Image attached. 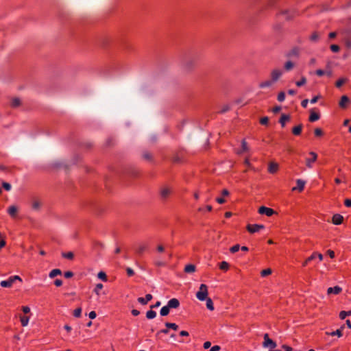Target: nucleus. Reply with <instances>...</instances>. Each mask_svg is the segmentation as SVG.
I'll return each instance as SVG.
<instances>
[{
	"label": "nucleus",
	"mask_w": 351,
	"mask_h": 351,
	"mask_svg": "<svg viewBox=\"0 0 351 351\" xmlns=\"http://www.w3.org/2000/svg\"><path fill=\"white\" fill-rule=\"evenodd\" d=\"M285 99V93L284 92H280L278 95V100L280 102H282Z\"/></svg>",
	"instance_id": "37998d69"
},
{
	"label": "nucleus",
	"mask_w": 351,
	"mask_h": 351,
	"mask_svg": "<svg viewBox=\"0 0 351 351\" xmlns=\"http://www.w3.org/2000/svg\"><path fill=\"white\" fill-rule=\"evenodd\" d=\"M208 287L205 284L200 285L199 290L196 293V298L200 301H204L208 298Z\"/></svg>",
	"instance_id": "f03ea898"
},
{
	"label": "nucleus",
	"mask_w": 351,
	"mask_h": 351,
	"mask_svg": "<svg viewBox=\"0 0 351 351\" xmlns=\"http://www.w3.org/2000/svg\"><path fill=\"white\" fill-rule=\"evenodd\" d=\"M145 249L146 247L145 245H141L136 248V251L138 254H141L145 250Z\"/></svg>",
	"instance_id": "a19ab883"
},
{
	"label": "nucleus",
	"mask_w": 351,
	"mask_h": 351,
	"mask_svg": "<svg viewBox=\"0 0 351 351\" xmlns=\"http://www.w3.org/2000/svg\"><path fill=\"white\" fill-rule=\"evenodd\" d=\"M8 213L12 218H14L16 217L18 213V208L14 205L10 206L8 208Z\"/></svg>",
	"instance_id": "f3484780"
},
{
	"label": "nucleus",
	"mask_w": 351,
	"mask_h": 351,
	"mask_svg": "<svg viewBox=\"0 0 351 351\" xmlns=\"http://www.w3.org/2000/svg\"><path fill=\"white\" fill-rule=\"evenodd\" d=\"M351 315V311H342L339 313V318L341 319H344L347 316H350Z\"/></svg>",
	"instance_id": "c756f323"
},
{
	"label": "nucleus",
	"mask_w": 351,
	"mask_h": 351,
	"mask_svg": "<svg viewBox=\"0 0 351 351\" xmlns=\"http://www.w3.org/2000/svg\"><path fill=\"white\" fill-rule=\"evenodd\" d=\"M268 121H269V119L267 117H264L261 118L260 123L262 125H266L268 123Z\"/></svg>",
	"instance_id": "3c124183"
},
{
	"label": "nucleus",
	"mask_w": 351,
	"mask_h": 351,
	"mask_svg": "<svg viewBox=\"0 0 351 351\" xmlns=\"http://www.w3.org/2000/svg\"><path fill=\"white\" fill-rule=\"evenodd\" d=\"M278 169H279V165L277 162H271L269 163V165H268L269 173H272V174L276 173L278 171Z\"/></svg>",
	"instance_id": "9b49d317"
},
{
	"label": "nucleus",
	"mask_w": 351,
	"mask_h": 351,
	"mask_svg": "<svg viewBox=\"0 0 351 351\" xmlns=\"http://www.w3.org/2000/svg\"><path fill=\"white\" fill-rule=\"evenodd\" d=\"M315 255V258H318L319 261H322L323 260V255L320 253L314 252Z\"/></svg>",
	"instance_id": "bf43d9fd"
},
{
	"label": "nucleus",
	"mask_w": 351,
	"mask_h": 351,
	"mask_svg": "<svg viewBox=\"0 0 351 351\" xmlns=\"http://www.w3.org/2000/svg\"><path fill=\"white\" fill-rule=\"evenodd\" d=\"M103 288V285L101 284V283H99L96 285V287L95 289V292L96 293V294L99 295V291Z\"/></svg>",
	"instance_id": "49530a36"
},
{
	"label": "nucleus",
	"mask_w": 351,
	"mask_h": 351,
	"mask_svg": "<svg viewBox=\"0 0 351 351\" xmlns=\"http://www.w3.org/2000/svg\"><path fill=\"white\" fill-rule=\"evenodd\" d=\"M318 34L317 33H314L311 36V40L313 41H315L318 39Z\"/></svg>",
	"instance_id": "4d7b16f0"
},
{
	"label": "nucleus",
	"mask_w": 351,
	"mask_h": 351,
	"mask_svg": "<svg viewBox=\"0 0 351 351\" xmlns=\"http://www.w3.org/2000/svg\"><path fill=\"white\" fill-rule=\"evenodd\" d=\"M302 129V125L301 124L298 125L293 128L292 132L294 135H296V136L300 135L301 134Z\"/></svg>",
	"instance_id": "b1692460"
},
{
	"label": "nucleus",
	"mask_w": 351,
	"mask_h": 351,
	"mask_svg": "<svg viewBox=\"0 0 351 351\" xmlns=\"http://www.w3.org/2000/svg\"><path fill=\"white\" fill-rule=\"evenodd\" d=\"M344 328V325L341 326L340 328L337 329L335 331L333 332H326V334L329 336H335L337 335L338 337H341L343 335L342 331Z\"/></svg>",
	"instance_id": "2eb2a0df"
},
{
	"label": "nucleus",
	"mask_w": 351,
	"mask_h": 351,
	"mask_svg": "<svg viewBox=\"0 0 351 351\" xmlns=\"http://www.w3.org/2000/svg\"><path fill=\"white\" fill-rule=\"evenodd\" d=\"M343 217L339 214H335L332 216V222L335 225H340L342 223Z\"/></svg>",
	"instance_id": "4468645a"
},
{
	"label": "nucleus",
	"mask_w": 351,
	"mask_h": 351,
	"mask_svg": "<svg viewBox=\"0 0 351 351\" xmlns=\"http://www.w3.org/2000/svg\"><path fill=\"white\" fill-rule=\"evenodd\" d=\"M284 74V70L282 68L276 67L271 70L269 78L276 84L278 82Z\"/></svg>",
	"instance_id": "f257e3e1"
},
{
	"label": "nucleus",
	"mask_w": 351,
	"mask_h": 351,
	"mask_svg": "<svg viewBox=\"0 0 351 351\" xmlns=\"http://www.w3.org/2000/svg\"><path fill=\"white\" fill-rule=\"evenodd\" d=\"M20 104H21V100H20L19 98L14 97V98L12 99V100H11V106L13 108L18 107L19 106H20Z\"/></svg>",
	"instance_id": "cd10ccee"
},
{
	"label": "nucleus",
	"mask_w": 351,
	"mask_h": 351,
	"mask_svg": "<svg viewBox=\"0 0 351 351\" xmlns=\"http://www.w3.org/2000/svg\"><path fill=\"white\" fill-rule=\"evenodd\" d=\"M350 99L346 95H343L341 97L340 101H339V106L341 108H346L348 106V104L349 103Z\"/></svg>",
	"instance_id": "dca6fc26"
},
{
	"label": "nucleus",
	"mask_w": 351,
	"mask_h": 351,
	"mask_svg": "<svg viewBox=\"0 0 351 351\" xmlns=\"http://www.w3.org/2000/svg\"><path fill=\"white\" fill-rule=\"evenodd\" d=\"M315 73L318 76H322L325 74V71L321 69L317 70Z\"/></svg>",
	"instance_id": "338daca9"
},
{
	"label": "nucleus",
	"mask_w": 351,
	"mask_h": 351,
	"mask_svg": "<svg viewBox=\"0 0 351 351\" xmlns=\"http://www.w3.org/2000/svg\"><path fill=\"white\" fill-rule=\"evenodd\" d=\"M330 49L332 52H338L339 50V47L337 45H332L330 46Z\"/></svg>",
	"instance_id": "09e8293b"
},
{
	"label": "nucleus",
	"mask_w": 351,
	"mask_h": 351,
	"mask_svg": "<svg viewBox=\"0 0 351 351\" xmlns=\"http://www.w3.org/2000/svg\"><path fill=\"white\" fill-rule=\"evenodd\" d=\"M62 256L64 257V258H68V259H70V260H72L74 257V254L72 252H63L62 254Z\"/></svg>",
	"instance_id": "72a5a7b5"
},
{
	"label": "nucleus",
	"mask_w": 351,
	"mask_h": 351,
	"mask_svg": "<svg viewBox=\"0 0 351 351\" xmlns=\"http://www.w3.org/2000/svg\"><path fill=\"white\" fill-rule=\"evenodd\" d=\"M211 346V343L210 341H206L204 343L203 347L204 349H208Z\"/></svg>",
	"instance_id": "0e129e2a"
},
{
	"label": "nucleus",
	"mask_w": 351,
	"mask_h": 351,
	"mask_svg": "<svg viewBox=\"0 0 351 351\" xmlns=\"http://www.w3.org/2000/svg\"><path fill=\"white\" fill-rule=\"evenodd\" d=\"M2 186L7 191H10L12 189L11 184L5 182H2Z\"/></svg>",
	"instance_id": "58836bf2"
},
{
	"label": "nucleus",
	"mask_w": 351,
	"mask_h": 351,
	"mask_svg": "<svg viewBox=\"0 0 351 351\" xmlns=\"http://www.w3.org/2000/svg\"><path fill=\"white\" fill-rule=\"evenodd\" d=\"M81 313H82V308H77L74 311L73 315L76 317H80L81 316Z\"/></svg>",
	"instance_id": "a18cd8bd"
},
{
	"label": "nucleus",
	"mask_w": 351,
	"mask_h": 351,
	"mask_svg": "<svg viewBox=\"0 0 351 351\" xmlns=\"http://www.w3.org/2000/svg\"><path fill=\"white\" fill-rule=\"evenodd\" d=\"M347 82L346 78H340L336 82V86L340 88L344 83Z\"/></svg>",
	"instance_id": "c9c22d12"
},
{
	"label": "nucleus",
	"mask_w": 351,
	"mask_h": 351,
	"mask_svg": "<svg viewBox=\"0 0 351 351\" xmlns=\"http://www.w3.org/2000/svg\"><path fill=\"white\" fill-rule=\"evenodd\" d=\"M239 249H240V245L239 244H236L230 248V251L231 253L234 254V253H236L237 252H238L239 250Z\"/></svg>",
	"instance_id": "ea45409f"
},
{
	"label": "nucleus",
	"mask_w": 351,
	"mask_h": 351,
	"mask_svg": "<svg viewBox=\"0 0 351 351\" xmlns=\"http://www.w3.org/2000/svg\"><path fill=\"white\" fill-rule=\"evenodd\" d=\"M275 83L269 78L259 83L258 87L261 89H269L272 90Z\"/></svg>",
	"instance_id": "39448f33"
},
{
	"label": "nucleus",
	"mask_w": 351,
	"mask_h": 351,
	"mask_svg": "<svg viewBox=\"0 0 351 351\" xmlns=\"http://www.w3.org/2000/svg\"><path fill=\"white\" fill-rule=\"evenodd\" d=\"M10 278H11V279H12V282H13V283H14V282H15L16 280H19V281H20V282H21V281H22V279H21V278H20V276H10Z\"/></svg>",
	"instance_id": "864d4df0"
},
{
	"label": "nucleus",
	"mask_w": 351,
	"mask_h": 351,
	"mask_svg": "<svg viewBox=\"0 0 351 351\" xmlns=\"http://www.w3.org/2000/svg\"><path fill=\"white\" fill-rule=\"evenodd\" d=\"M62 274L61 270L59 269H54L51 270L49 274V278H53L58 275H60Z\"/></svg>",
	"instance_id": "a878e982"
},
{
	"label": "nucleus",
	"mask_w": 351,
	"mask_h": 351,
	"mask_svg": "<svg viewBox=\"0 0 351 351\" xmlns=\"http://www.w3.org/2000/svg\"><path fill=\"white\" fill-rule=\"evenodd\" d=\"M126 271H127V274L129 276H132L134 275V270L130 268V267H127L126 268Z\"/></svg>",
	"instance_id": "603ef678"
},
{
	"label": "nucleus",
	"mask_w": 351,
	"mask_h": 351,
	"mask_svg": "<svg viewBox=\"0 0 351 351\" xmlns=\"http://www.w3.org/2000/svg\"><path fill=\"white\" fill-rule=\"evenodd\" d=\"M344 204L347 207H351V199H346L344 201Z\"/></svg>",
	"instance_id": "052dcab7"
},
{
	"label": "nucleus",
	"mask_w": 351,
	"mask_h": 351,
	"mask_svg": "<svg viewBox=\"0 0 351 351\" xmlns=\"http://www.w3.org/2000/svg\"><path fill=\"white\" fill-rule=\"evenodd\" d=\"M314 133L316 136H322L324 134L322 130L319 128L315 129Z\"/></svg>",
	"instance_id": "79ce46f5"
},
{
	"label": "nucleus",
	"mask_w": 351,
	"mask_h": 351,
	"mask_svg": "<svg viewBox=\"0 0 351 351\" xmlns=\"http://www.w3.org/2000/svg\"><path fill=\"white\" fill-rule=\"evenodd\" d=\"M282 349L285 350V351H292L293 349L291 347L289 346H287V345H283L282 346Z\"/></svg>",
	"instance_id": "680f3d73"
},
{
	"label": "nucleus",
	"mask_w": 351,
	"mask_h": 351,
	"mask_svg": "<svg viewBox=\"0 0 351 351\" xmlns=\"http://www.w3.org/2000/svg\"><path fill=\"white\" fill-rule=\"evenodd\" d=\"M296 184H297V186L293 187L292 188V191H298L299 192H302L304 190V186L306 184V182L304 180H301V179H298L296 180Z\"/></svg>",
	"instance_id": "1a4fd4ad"
},
{
	"label": "nucleus",
	"mask_w": 351,
	"mask_h": 351,
	"mask_svg": "<svg viewBox=\"0 0 351 351\" xmlns=\"http://www.w3.org/2000/svg\"><path fill=\"white\" fill-rule=\"evenodd\" d=\"M342 291V288L339 286H335L334 287H329L327 289V294L339 295Z\"/></svg>",
	"instance_id": "f8f14e48"
},
{
	"label": "nucleus",
	"mask_w": 351,
	"mask_h": 351,
	"mask_svg": "<svg viewBox=\"0 0 351 351\" xmlns=\"http://www.w3.org/2000/svg\"><path fill=\"white\" fill-rule=\"evenodd\" d=\"M315 259V253L313 252L309 257H308L304 261V263H302V266L303 267H306L308 265V264L309 263V262H311V261Z\"/></svg>",
	"instance_id": "c85d7f7f"
},
{
	"label": "nucleus",
	"mask_w": 351,
	"mask_h": 351,
	"mask_svg": "<svg viewBox=\"0 0 351 351\" xmlns=\"http://www.w3.org/2000/svg\"><path fill=\"white\" fill-rule=\"evenodd\" d=\"M51 167L54 169H60V168H62V167H66V165L65 164L64 161L62 160H53L51 164Z\"/></svg>",
	"instance_id": "9d476101"
},
{
	"label": "nucleus",
	"mask_w": 351,
	"mask_h": 351,
	"mask_svg": "<svg viewBox=\"0 0 351 351\" xmlns=\"http://www.w3.org/2000/svg\"><path fill=\"white\" fill-rule=\"evenodd\" d=\"M263 339L264 341L263 343V346L264 348H270L271 349H274L277 346L276 342H274L272 339L269 338V335L267 333H265L264 335Z\"/></svg>",
	"instance_id": "20e7f679"
},
{
	"label": "nucleus",
	"mask_w": 351,
	"mask_h": 351,
	"mask_svg": "<svg viewBox=\"0 0 351 351\" xmlns=\"http://www.w3.org/2000/svg\"><path fill=\"white\" fill-rule=\"evenodd\" d=\"M184 271L186 273H193L195 271V266L193 264L186 265L184 267Z\"/></svg>",
	"instance_id": "4be33fe9"
},
{
	"label": "nucleus",
	"mask_w": 351,
	"mask_h": 351,
	"mask_svg": "<svg viewBox=\"0 0 351 351\" xmlns=\"http://www.w3.org/2000/svg\"><path fill=\"white\" fill-rule=\"evenodd\" d=\"M220 349H221L220 346H214L210 348V351H219V350H220Z\"/></svg>",
	"instance_id": "774afa93"
},
{
	"label": "nucleus",
	"mask_w": 351,
	"mask_h": 351,
	"mask_svg": "<svg viewBox=\"0 0 351 351\" xmlns=\"http://www.w3.org/2000/svg\"><path fill=\"white\" fill-rule=\"evenodd\" d=\"M272 270L270 268H267L265 269H263L261 271V276L262 277H266L270 274H271Z\"/></svg>",
	"instance_id": "7c9ffc66"
},
{
	"label": "nucleus",
	"mask_w": 351,
	"mask_h": 351,
	"mask_svg": "<svg viewBox=\"0 0 351 351\" xmlns=\"http://www.w3.org/2000/svg\"><path fill=\"white\" fill-rule=\"evenodd\" d=\"M97 315H96V313L95 311H91L88 314V317L90 318V319H95Z\"/></svg>",
	"instance_id": "69168bd1"
},
{
	"label": "nucleus",
	"mask_w": 351,
	"mask_h": 351,
	"mask_svg": "<svg viewBox=\"0 0 351 351\" xmlns=\"http://www.w3.org/2000/svg\"><path fill=\"white\" fill-rule=\"evenodd\" d=\"M212 209H213V208H212V206H210V205H207V206H206V208H199L198 210H199V212H204V210H207V211H211V210H212Z\"/></svg>",
	"instance_id": "de8ad7c7"
},
{
	"label": "nucleus",
	"mask_w": 351,
	"mask_h": 351,
	"mask_svg": "<svg viewBox=\"0 0 351 351\" xmlns=\"http://www.w3.org/2000/svg\"><path fill=\"white\" fill-rule=\"evenodd\" d=\"M54 284L57 287H60L62 285V281L61 280H60V279H56L54 281Z\"/></svg>",
	"instance_id": "e2e57ef3"
},
{
	"label": "nucleus",
	"mask_w": 351,
	"mask_h": 351,
	"mask_svg": "<svg viewBox=\"0 0 351 351\" xmlns=\"http://www.w3.org/2000/svg\"><path fill=\"white\" fill-rule=\"evenodd\" d=\"M170 194V190L168 188H163L161 189L160 195L162 198L166 199Z\"/></svg>",
	"instance_id": "393cba45"
},
{
	"label": "nucleus",
	"mask_w": 351,
	"mask_h": 351,
	"mask_svg": "<svg viewBox=\"0 0 351 351\" xmlns=\"http://www.w3.org/2000/svg\"><path fill=\"white\" fill-rule=\"evenodd\" d=\"M229 267H230L229 263L226 261H222L219 264V269L224 271H228L229 269Z\"/></svg>",
	"instance_id": "bb28decb"
},
{
	"label": "nucleus",
	"mask_w": 351,
	"mask_h": 351,
	"mask_svg": "<svg viewBox=\"0 0 351 351\" xmlns=\"http://www.w3.org/2000/svg\"><path fill=\"white\" fill-rule=\"evenodd\" d=\"M97 277L99 279L102 280L103 281L107 280V276H106V273H104V271L99 272L97 274Z\"/></svg>",
	"instance_id": "4c0bfd02"
},
{
	"label": "nucleus",
	"mask_w": 351,
	"mask_h": 351,
	"mask_svg": "<svg viewBox=\"0 0 351 351\" xmlns=\"http://www.w3.org/2000/svg\"><path fill=\"white\" fill-rule=\"evenodd\" d=\"M308 99H304L303 101H302V102H301V105H302V106L303 108H306V107H307V106H308Z\"/></svg>",
	"instance_id": "13d9d810"
},
{
	"label": "nucleus",
	"mask_w": 351,
	"mask_h": 351,
	"mask_svg": "<svg viewBox=\"0 0 351 351\" xmlns=\"http://www.w3.org/2000/svg\"><path fill=\"white\" fill-rule=\"evenodd\" d=\"M156 316V313L152 310L148 311L146 313V317L147 319H154Z\"/></svg>",
	"instance_id": "473e14b6"
},
{
	"label": "nucleus",
	"mask_w": 351,
	"mask_h": 351,
	"mask_svg": "<svg viewBox=\"0 0 351 351\" xmlns=\"http://www.w3.org/2000/svg\"><path fill=\"white\" fill-rule=\"evenodd\" d=\"M41 206V202L38 199L34 198L32 200V208L34 210H39Z\"/></svg>",
	"instance_id": "6ab92c4d"
},
{
	"label": "nucleus",
	"mask_w": 351,
	"mask_h": 351,
	"mask_svg": "<svg viewBox=\"0 0 351 351\" xmlns=\"http://www.w3.org/2000/svg\"><path fill=\"white\" fill-rule=\"evenodd\" d=\"M13 282H12V279H11V278L10 277L8 280H2L0 282V285L2 287H11L13 285Z\"/></svg>",
	"instance_id": "aec40b11"
},
{
	"label": "nucleus",
	"mask_w": 351,
	"mask_h": 351,
	"mask_svg": "<svg viewBox=\"0 0 351 351\" xmlns=\"http://www.w3.org/2000/svg\"><path fill=\"white\" fill-rule=\"evenodd\" d=\"M29 317H21V322L23 326H26L28 324L29 322Z\"/></svg>",
	"instance_id": "e433bc0d"
},
{
	"label": "nucleus",
	"mask_w": 351,
	"mask_h": 351,
	"mask_svg": "<svg viewBox=\"0 0 351 351\" xmlns=\"http://www.w3.org/2000/svg\"><path fill=\"white\" fill-rule=\"evenodd\" d=\"M165 326L169 330L171 328V329H172L173 330H176V323H169V322H167V323H165Z\"/></svg>",
	"instance_id": "c03bdc74"
},
{
	"label": "nucleus",
	"mask_w": 351,
	"mask_h": 351,
	"mask_svg": "<svg viewBox=\"0 0 351 351\" xmlns=\"http://www.w3.org/2000/svg\"><path fill=\"white\" fill-rule=\"evenodd\" d=\"M320 116L319 113L314 111L313 109H311L310 111L309 121L311 122H315L319 119Z\"/></svg>",
	"instance_id": "a211bd4d"
},
{
	"label": "nucleus",
	"mask_w": 351,
	"mask_h": 351,
	"mask_svg": "<svg viewBox=\"0 0 351 351\" xmlns=\"http://www.w3.org/2000/svg\"><path fill=\"white\" fill-rule=\"evenodd\" d=\"M265 228V226L261 224H249L247 226V230L252 234L258 232Z\"/></svg>",
	"instance_id": "0eeeda50"
},
{
	"label": "nucleus",
	"mask_w": 351,
	"mask_h": 351,
	"mask_svg": "<svg viewBox=\"0 0 351 351\" xmlns=\"http://www.w3.org/2000/svg\"><path fill=\"white\" fill-rule=\"evenodd\" d=\"M73 273L72 271H68L64 273V277L66 278H70L73 277Z\"/></svg>",
	"instance_id": "5fc2aeb1"
},
{
	"label": "nucleus",
	"mask_w": 351,
	"mask_h": 351,
	"mask_svg": "<svg viewBox=\"0 0 351 351\" xmlns=\"http://www.w3.org/2000/svg\"><path fill=\"white\" fill-rule=\"evenodd\" d=\"M289 117L286 114H282L280 119V123L282 124V126L284 127L286 122L289 121Z\"/></svg>",
	"instance_id": "2f4dec72"
},
{
	"label": "nucleus",
	"mask_w": 351,
	"mask_h": 351,
	"mask_svg": "<svg viewBox=\"0 0 351 351\" xmlns=\"http://www.w3.org/2000/svg\"><path fill=\"white\" fill-rule=\"evenodd\" d=\"M258 213L261 215H265L267 217H271L275 213V211L271 208L261 206L258 208Z\"/></svg>",
	"instance_id": "6e6552de"
},
{
	"label": "nucleus",
	"mask_w": 351,
	"mask_h": 351,
	"mask_svg": "<svg viewBox=\"0 0 351 351\" xmlns=\"http://www.w3.org/2000/svg\"><path fill=\"white\" fill-rule=\"evenodd\" d=\"M249 147L247 143L245 140H243L241 142V149L238 152L239 154H242L243 152H246L249 151Z\"/></svg>",
	"instance_id": "5701e85b"
},
{
	"label": "nucleus",
	"mask_w": 351,
	"mask_h": 351,
	"mask_svg": "<svg viewBox=\"0 0 351 351\" xmlns=\"http://www.w3.org/2000/svg\"><path fill=\"white\" fill-rule=\"evenodd\" d=\"M309 156L311 157L306 158V165L308 168L311 169L313 167V164L317 159V154L314 152H310Z\"/></svg>",
	"instance_id": "423d86ee"
},
{
	"label": "nucleus",
	"mask_w": 351,
	"mask_h": 351,
	"mask_svg": "<svg viewBox=\"0 0 351 351\" xmlns=\"http://www.w3.org/2000/svg\"><path fill=\"white\" fill-rule=\"evenodd\" d=\"M138 302L141 304L142 305H145L147 304V301L145 300V298H138Z\"/></svg>",
	"instance_id": "6e6d98bb"
},
{
	"label": "nucleus",
	"mask_w": 351,
	"mask_h": 351,
	"mask_svg": "<svg viewBox=\"0 0 351 351\" xmlns=\"http://www.w3.org/2000/svg\"><path fill=\"white\" fill-rule=\"evenodd\" d=\"M295 66V63L292 60H287L284 64L282 69L285 71H290Z\"/></svg>",
	"instance_id": "ddd939ff"
},
{
	"label": "nucleus",
	"mask_w": 351,
	"mask_h": 351,
	"mask_svg": "<svg viewBox=\"0 0 351 351\" xmlns=\"http://www.w3.org/2000/svg\"><path fill=\"white\" fill-rule=\"evenodd\" d=\"M176 308V298L171 299L167 305L164 306L162 307L160 311V314L161 316H166L169 314L170 308Z\"/></svg>",
	"instance_id": "7ed1b4c3"
},
{
	"label": "nucleus",
	"mask_w": 351,
	"mask_h": 351,
	"mask_svg": "<svg viewBox=\"0 0 351 351\" xmlns=\"http://www.w3.org/2000/svg\"><path fill=\"white\" fill-rule=\"evenodd\" d=\"M306 83V78L304 76H302L300 79V80L295 82V84L297 86H302L304 85Z\"/></svg>",
	"instance_id": "f704fd0d"
},
{
	"label": "nucleus",
	"mask_w": 351,
	"mask_h": 351,
	"mask_svg": "<svg viewBox=\"0 0 351 351\" xmlns=\"http://www.w3.org/2000/svg\"><path fill=\"white\" fill-rule=\"evenodd\" d=\"M206 302V307L210 311H213L215 309L214 304L211 298H207L206 300H205Z\"/></svg>",
	"instance_id": "412c9836"
},
{
	"label": "nucleus",
	"mask_w": 351,
	"mask_h": 351,
	"mask_svg": "<svg viewBox=\"0 0 351 351\" xmlns=\"http://www.w3.org/2000/svg\"><path fill=\"white\" fill-rule=\"evenodd\" d=\"M187 123V120L186 119H183L180 121V124H179V130H182L184 125Z\"/></svg>",
	"instance_id": "8fccbe9b"
}]
</instances>
